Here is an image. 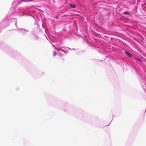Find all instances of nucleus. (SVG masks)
Wrapping results in <instances>:
<instances>
[{
    "instance_id": "obj_4",
    "label": "nucleus",
    "mask_w": 146,
    "mask_h": 146,
    "mask_svg": "<svg viewBox=\"0 0 146 146\" xmlns=\"http://www.w3.org/2000/svg\"><path fill=\"white\" fill-rule=\"evenodd\" d=\"M56 52H55V51H54L53 52V56H54L56 55Z\"/></svg>"
},
{
    "instance_id": "obj_3",
    "label": "nucleus",
    "mask_w": 146,
    "mask_h": 146,
    "mask_svg": "<svg viewBox=\"0 0 146 146\" xmlns=\"http://www.w3.org/2000/svg\"><path fill=\"white\" fill-rule=\"evenodd\" d=\"M123 13L126 14V15H129V12L128 11H125L124 12H123Z\"/></svg>"
},
{
    "instance_id": "obj_2",
    "label": "nucleus",
    "mask_w": 146,
    "mask_h": 146,
    "mask_svg": "<svg viewBox=\"0 0 146 146\" xmlns=\"http://www.w3.org/2000/svg\"><path fill=\"white\" fill-rule=\"evenodd\" d=\"M125 53H126V54L128 55V56L130 57L131 56V55L130 53H129L128 52H125Z\"/></svg>"
},
{
    "instance_id": "obj_5",
    "label": "nucleus",
    "mask_w": 146,
    "mask_h": 146,
    "mask_svg": "<svg viewBox=\"0 0 146 146\" xmlns=\"http://www.w3.org/2000/svg\"><path fill=\"white\" fill-rule=\"evenodd\" d=\"M142 40H144V38H142Z\"/></svg>"
},
{
    "instance_id": "obj_1",
    "label": "nucleus",
    "mask_w": 146,
    "mask_h": 146,
    "mask_svg": "<svg viewBox=\"0 0 146 146\" xmlns=\"http://www.w3.org/2000/svg\"><path fill=\"white\" fill-rule=\"evenodd\" d=\"M70 7L72 8H74L76 7V5H75L70 4Z\"/></svg>"
}]
</instances>
